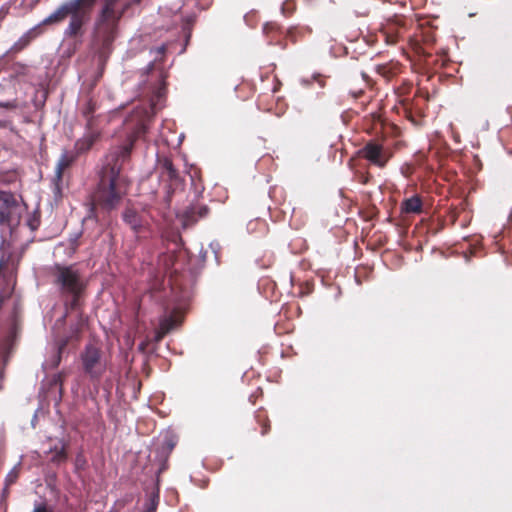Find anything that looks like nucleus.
I'll return each mask as SVG.
<instances>
[{
	"label": "nucleus",
	"mask_w": 512,
	"mask_h": 512,
	"mask_svg": "<svg viewBox=\"0 0 512 512\" xmlns=\"http://www.w3.org/2000/svg\"><path fill=\"white\" fill-rule=\"evenodd\" d=\"M160 98H161V93H160V91H159V92H158V94H157V101H159V100H160Z\"/></svg>",
	"instance_id": "25"
},
{
	"label": "nucleus",
	"mask_w": 512,
	"mask_h": 512,
	"mask_svg": "<svg viewBox=\"0 0 512 512\" xmlns=\"http://www.w3.org/2000/svg\"><path fill=\"white\" fill-rule=\"evenodd\" d=\"M80 360L83 371L93 381L100 380L107 370V359L103 356L101 349L95 344L85 345L80 353Z\"/></svg>",
	"instance_id": "5"
},
{
	"label": "nucleus",
	"mask_w": 512,
	"mask_h": 512,
	"mask_svg": "<svg viewBox=\"0 0 512 512\" xmlns=\"http://www.w3.org/2000/svg\"><path fill=\"white\" fill-rule=\"evenodd\" d=\"M120 0H103L94 22V41L101 45L102 51L108 50L117 38L119 22L123 15L141 0H126L122 7H118Z\"/></svg>",
	"instance_id": "3"
},
{
	"label": "nucleus",
	"mask_w": 512,
	"mask_h": 512,
	"mask_svg": "<svg viewBox=\"0 0 512 512\" xmlns=\"http://www.w3.org/2000/svg\"><path fill=\"white\" fill-rule=\"evenodd\" d=\"M402 209L406 213H420L422 211L421 198L416 195L406 199L402 204Z\"/></svg>",
	"instance_id": "11"
},
{
	"label": "nucleus",
	"mask_w": 512,
	"mask_h": 512,
	"mask_svg": "<svg viewBox=\"0 0 512 512\" xmlns=\"http://www.w3.org/2000/svg\"><path fill=\"white\" fill-rule=\"evenodd\" d=\"M53 383L56 385H59V393L62 392V376L60 374L54 375L53 377Z\"/></svg>",
	"instance_id": "19"
},
{
	"label": "nucleus",
	"mask_w": 512,
	"mask_h": 512,
	"mask_svg": "<svg viewBox=\"0 0 512 512\" xmlns=\"http://www.w3.org/2000/svg\"><path fill=\"white\" fill-rule=\"evenodd\" d=\"M208 207L205 205L192 206L187 209L183 214V225L187 226L190 223L196 222L200 218H204L208 214Z\"/></svg>",
	"instance_id": "9"
},
{
	"label": "nucleus",
	"mask_w": 512,
	"mask_h": 512,
	"mask_svg": "<svg viewBox=\"0 0 512 512\" xmlns=\"http://www.w3.org/2000/svg\"><path fill=\"white\" fill-rule=\"evenodd\" d=\"M122 219L135 233L140 232L144 226L142 215L132 207L125 208L122 213Z\"/></svg>",
	"instance_id": "8"
},
{
	"label": "nucleus",
	"mask_w": 512,
	"mask_h": 512,
	"mask_svg": "<svg viewBox=\"0 0 512 512\" xmlns=\"http://www.w3.org/2000/svg\"><path fill=\"white\" fill-rule=\"evenodd\" d=\"M164 51H165V46H164V45H162V46H160V47L158 48V52H159V53H164Z\"/></svg>",
	"instance_id": "22"
},
{
	"label": "nucleus",
	"mask_w": 512,
	"mask_h": 512,
	"mask_svg": "<svg viewBox=\"0 0 512 512\" xmlns=\"http://www.w3.org/2000/svg\"><path fill=\"white\" fill-rule=\"evenodd\" d=\"M74 161V156L70 155L68 152H63L58 160L56 166V175L58 178L62 176L63 170L70 166V164Z\"/></svg>",
	"instance_id": "13"
},
{
	"label": "nucleus",
	"mask_w": 512,
	"mask_h": 512,
	"mask_svg": "<svg viewBox=\"0 0 512 512\" xmlns=\"http://www.w3.org/2000/svg\"><path fill=\"white\" fill-rule=\"evenodd\" d=\"M158 505V495H151L145 504V510L143 512H156Z\"/></svg>",
	"instance_id": "16"
},
{
	"label": "nucleus",
	"mask_w": 512,
	"mask_h": 512,
	"mask_svg": "<svg viewBox=\"0 0 512 512\" xmlns=\"http://www.w3.org/2000/svg\"><path fill=\"white\" fill-rule=\"evenodd\" d=\"M84 463H85L84 459L81 456H77L76 467L79 468V467L83 466Z\"/></svg>",
	"instance_id": "21"
},
{
	"label": "nucleus",
	"mask_w": 512,
	"mask_h": 512,
	"mask_svg": "<svg viewBox=\"0 0 512 512\" xmlns=\"http://www.w3.org/2000/svg\"><path fill=\"white\" fill-rule=\"evenodd\" d=\"M48 453L51 454L50 460L55 464L64 463L67 460V453L65 451V445L61 441L49 448Z\"/></svg>",
	"instance_id": "10"
},
{
	"label": "nucleus",
	"mask_w": 512,
	"mask_h": 512,
	"mask_svg": "<svg viewBox=\"0 0 512 512\" xmlns=\"http://www.w3.org/2000/svg\"><path fill=\"white\" fill-rule=\"evenodd\" d=\"M31 512H54L53 508L44 502L36 503Z\"/></svg>",
	"instance_id": "17"
},
{
	"label": "nucleus",
	"mask_w": 512,
	"mask_h": 512,
	"mask_svg": "<svg viewBox=\"0 0 512 512\" xmlns=\"http://www.w3.org/2000/svg\"><path fill=\"white\" fill-rule=\"evenodd\" d=\"M311 80H317V81H318V83H319V85H320V87H323V86H324L323 81H322V80H320V79H318V76H316V75H313V76L311 77V79L301 78V79H300V83H301L303 86H306V85H309V84H310Z\"/></svg>",
	"instance_id": "18"
},
{
	"label": "nucleus",
	"mask_w": 512,
	"mask_h": 512,
	"mask_svg": "<svg viewBox=\"0 0 512 512\" xmlns=\"http://www.w3.org/2000/svg\"><path fill=\"white\" fill-rule=\"evenodd\" d=\"M94 143V137L92 135L86 136L76 142V149L79 152H84L91 148Z\"/></svg>",
	"instance_id": "14"
},
{
	"label": "nucleus",
	"mask_w": 512,
	"mask_h": 512,
	"mask_svg": "<svg viewBox=\"0 0 512 512\" xmlns=\"http://www.w3.org/2000/svg\"><path fill=\"white\" fill-rule=\"evenodd\" d=\"M182 321V316L177 313L165 314L159 322V328L155 334V341L159 342L162 338L175 328H177Z\"/></svg>",
	"instance_id": "7"
},
{
	"label": "nucleus",
	"mask_w": 512,
	"mask_h": 512,
	"mask_svg": "<svg viewBox=\"0 0 512 512\" xmlns=\"http://www.w3.org/2000/svg\"><path fill=\"white\" fill-rule=\"evenodd\" d=\"M363 158L368 160L371 164L383 168L391 158V153L384 148V146L376 141H369L360 150Z\"/></svg>",
	"instance_id": "6"
},
{
	"label": "nucleus",
	"mask_w": 512,
	"mask_h": 512,
	"mask_svg": "<svg viewBox=\"0 0 512 512\" xmlns=\"http://www.w3.org/2000/svg\"><path fill=\"white\" fill-rule=\"evenodd\" d=\"M157 103L152 102L151 112L145 110V116L137 124L134 135L126 143L113 147L106 156L97 191L96 203L106 211L115 209L126 193L127 182L121 175L123 163L130 157L135 138L145 134L148 129V121L155 114Z\"/></svg>",
	"instance_id": "1"
},
{
	"label": "nucleus",
	"mask_w": 512,
	"mask_h": 512,
	"mask_svg": "<svg viewBox=\"0 0 512 512\" xmlns=\"http://www.w3.org/2000/svg\"><path fill=\"white\" fill-rule=\"evenodd\" d=\"M158 163L163 175H166L170 180L177 177V170L174 168L173 163L169 158L164 157L159 159Z\"/></svg>",
	"instance_id": "12"
},
{
	"label": "nucleus",
	"mask_w": 512,
	"mask_h": 512,
	"mask_svg": "<svg viewBox=\"0 0 512 512\" xmlns=\"http://www.w3.org/2000/svg\"><path fill=\"white\" fill-rule=\"evenodd\" d=\"M4 221V214L1 213V216H0V222H3Z\"/></svg>",
	"instance_id": "24"
},
{
	"label": "nucleus",
	"mask_w": 512,
	"mask_h": 512,
	"mask_svg": "<svg viewBox=\"0 0 512 512\" xmlns=\"http://www.w3.org/2000/svg\"><path fill=\"white\" fill-rule=\"evenodd\" d=\"M97 0H67L44 18L39 24L26 31L11 47L12 52H19L27 47L42 33L43 25L57 24L69 17V23L64 30L66 38H76L83 35V28L91 18L92 10Z\"/></svg>",
	"instance_id": "2"
},
{
	"label": "nucleus",
	"mask_w": 512,
	"mask_h": 512,
	"mask_svg": "<svg viewBox=\"0 0 512 512\" xmlns=\"http://www.w3.org/2000/svg\"><path fill=\"white\" fill-rule=\"evenodd\" d=\"M19 466L20 463H18L16 466H14L6 475L5 477V485L6 487L11 486L16 482L19 476Z\"/></svg>",
	"instance_id": "15"
},
{
	"label": "nucleus",
	"mask_w": 512,
	"mask_h": 512,
	"mask_svg": "<svg viewBox=\"0 0 512 512\" xmlns=\"http://www.w3.org/2000/svg\"><path fill=\"white\" fill-rule=\"evenodd\" d=\"M55 283L63 295L71 296V305L77 304V299L85 289V282L74 266H58L55 273Z\"/></svg>",
	"instance_id": "4"
},
{
	"label": "nucleus",
	"mask_w": 512,
	"mask_h": 512,
	"mask_svg": "<svg viewBox=\"0 0 512 512\" xmlns=\"http://www.w3.org/2000/svg\"><path fill=\"white\" fill-rule=\"evenodd\" d=\"M269 27H270V25H269V24H265V26H264V31H265V32H267V31H268V29H269Z\"/></svg>",
	"instance_id": "23"
},
{
	"label": "nucleus",
	"mask_w": 512,
	"mask_h": 512,
	"mask_svg": "<svg viewBox=\"0 0 512 512\" xmlns=\"http://www.w3.org/2000/svg\"><path fill=\"white\" fill-rule=\"evenodd\" d=\"M281 9H282V13H283V14H286V12H287V11H288V12H290L291 8H290V3H289V1L285 2V3L282 5Z\"/></svg>",
	"instance_id": "20"
}]
</instances>
